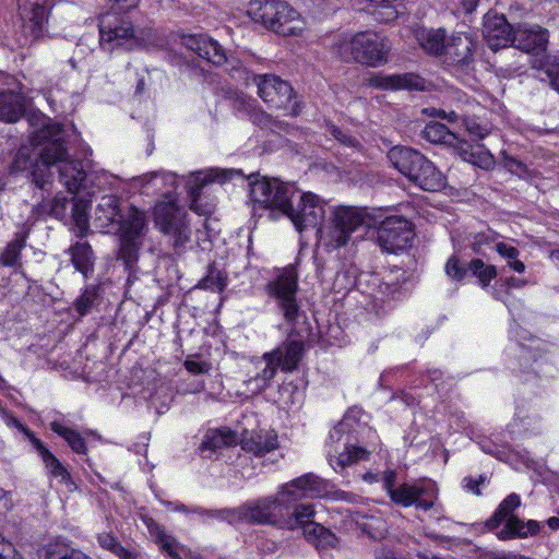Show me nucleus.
Listing matches in <instances>:
<instances>
[{"label":"nucleus","mask_w":559,"mask_h":559,"mask_svg":"<svg viewBox=\"0 0 559 559\" xmlns=\"http://www.w3.org/2000/svg\"><path fill=\"white\" fill-rule=\"evenodd\" d=\"M183 45L215 66L231 63L230 69H227L228 71L231 73L241 72L239 61L228 60L225 49L216 40L204 34L185 36Z\"/></svg>","instance_id":"dca6fc26"},{"label":"nucleus","mask_w":559,"mask_h":559,"mask_svg":"<svg viewBox=\"0 0 559 559\" xmlns=\"http://www.w3.org/2000/svg\"><path fill=\"white\" fill-rule=\"evenodd\" d=\"M521 506V498L516 493H510L498 506L495 513L486 521L485 525L489 531L500 526L503 521L515 516L513 512Z\"/></svg>","instance_id":"2f4dec72"},{"label":"nucleus","mask_w":559,"mask_h":559,"mask_svg":"<svg viewBox=\"0 0 559 559\" xmlns=\"http://www.w3.org/2000/svg\"><path fill=\"white\" fill-rule=\"evenodd\" d=\"M99 44L106 51L133 50L141 45L132 23L117 15H106L99 22Z\"/></svg>","instance_id":"9b49d317"},{"label":"nucleus","mask_w":559,"mask_h":559,"mask_svg":"<svg viewBox=\"0 0 559 559\" xmlns=\"http://www.w3.org/2000/svg\"><path fill=\"white\" fill-rule=\"evenodd\" d=\"M0 559H22L15 547L0 534Z\"/></svg>","instance_id":"6e6d98bb"},{"label":"nucleus","mask_w":559,"mask_h":559,"mask_svg":"<svg viewBox=\"0 0 559 559\" xmlns=\"http://www.w3.org/2000/svg\"><path fill=\"white\" fill-rule=\"evenodd\" d=\"M370 13L373 20L379 23H391L395 21L400 14L401 3L394 0H369Z\"/></svg>","instance_id":"e433bc0d"},{"label":"nucleus","mask_w":559,"mask_h":559,"mask_svg":"<svg viewBox=\"0 0 559 559\" xmlns=\"http://www.w3.org/2000/svg\"><path fill=\"white\" fill-rule=\"evenodd\" d=\"M495 250L503 258L507 260V262L511 261V260H514L515 258L519 257L520 254V251L513 247V246H509L504 242H497L495 245Z\"/></svg>","instance_id":"13d9d810"},{"label":"nucleus","mask_w":559,"mask_h":559,"mask_svg":"<svg viewBox=\"0 0 559 559\" xmlns=\"http://www.w3.org/2000/svg\"><path fill=\"white\" fill-rule=\"evenodd\" d=\"M297 287V273L292 266L283 270L266 286L269 296L276 301L277 308L288 324H294L300 314V307L296 298Z\"/></svg>","instance_id":"9d476101"},{"label":"nucleus","mask_w":559,"mask_h":559,"mask_svg":"<svg viewBox=\"0 0 559 559\" xmlns=\"http://www.w3.org/2000/svg\"><path fill=\"white\" fill-rule=\"evenodd\" d=\"M423 133L424 138L431 143L454 145L457 141V136L440 122L428 123Z\"/></svg>","instance_id":"79ce46f5"},{"label":"nucleus","mask_w":559,"mask_h":559,"mask_svg":"<svg viewBox=\"0 0 559 559\" xmlns=\"http://www.w3.org/2000/svg\"><path fill=\"white\" fill-rule=\"evenodd\" d=\"M252 80L258 95L270 108L288 110L292 116L299 114L296 95L288 82L274 74H254Z\"/></svg>","instance_id":"1a4fd4ad"},{"label":"nucleus","mask_w":559,"mask_h":559,"mask_svg":"<svg viewBox=\"0 0 559 559\" xmlns=\"http://www.w3.org/2000/svg\"><path fill=\"white\" fill-rule=\"evenodd\" d=\"M71 253V262L75 270L87 277L94 267V253L87 242H76L69 249Z\"/></svg>","instance_id":"72a5a7b5"},{"label":"nucleus","mask_w":559,"mask_h":559,"mask_svg":"<svg viewBox=\"0 0 559 559\" xmlns=\"http://www.w3.org/2000/svg\"><path fill=\"white\" fill-rule=\"evenodd\" d=\"M306 539L314 545L318 549L334 547L336 545V536L328 528L319 523H310L305 527L304 533Z\"/></svg>","instance_id":"c9c22d12"},{"label":"nucleus","mask_w":559,"mask_h":559,"mask_svg":"<svg viewBox=\"0 0 559 559\" xmlns=\"http://www.w3.org/2000/svg\"><path fill=\"white\" fill-rule=\"evenodd\" d=\"M142 187L152 186L154 190L159 191L165 195H169L177 187V178L173 173H150L134 179Z\"/></svg>","instance_id":"c756f323"},{"label":"nucleus","mask_w":559,"mask_h":559,"mask_svg":"<svg viewBox=\"0 0 559 559\" xmlns=\"http://www.w3.org/2000/svg\"><path fill=\"white\" fill-rule=\"evenodd\" d=\"M438 489L431 480H421L414 484H402L391 492V500L402 507L415 506L417 509L430 510L437 500Z\"/></svg>","instance_id":"2eb2a0df"},{"label":"nucleus","mask_w":559,"mask_h":559,"mask_svg":"<svg viewBox=\"0 0 559 559\" xmlns=\"http://www.w3.org/2000/svg\"><path fill=\"white\" fill-rule=\"evenodd\" d=\"M183 365L189 372L194 374L206 373L210 370V365L205 361L187 359Z\"/></svg>","instance_id":"bf43d9fd"},{"label":"nucleus","mask_w":559,"mask_h":559,"mask_svg":"<svg viewBox=\"0 0 559 559\" xmlns=\"http://www.w3.org/2000/svg\"><path fill=\"white\" fill-rule=\"evenodd\" d=\"M540 525L537 521L528 520L524 522L518 516H511L506 521L503 527L497 533L500 540H510L515 538H526L528 535H536Z\"/></svg>","instance_id":"c85d7f7f"},{"label":"nucleus","mask_w":559,"mask_h":559,"mask_svg":"<svg viewBox=\"0 0 559 559\" xmlns=\"http://www.w3.org/2000/svg\"><path fill=\"white\" fill-rule=\"evenodd\" d=\"M480 0H460V8L466 14L473 13Z\"/></svg>","instance_id":"338daca9"},{"label":"nucleus","mask_w":559,"mask_h":559,"mask_svg":"<svg viewBox=\"0 0 559 559\" xmlns=\"http://www.w3.org/2000/svg\"><path fill=\"white\" fill-rule=\"evenodd\" d=\"M131 212L144 214L117 195H104L95 210V224L104 233H116L122 229V223L131 218Z\"/></svg>","instance_id":"ddd939ff"},{"label":"nucleus","mask_w":559,"mask_h":559,"mask_svg":"<svg viewBox=\"0 0 559 559\" xmlns=\"http://www.w3.org/2000/svg\"><path fill=\"white\" fill-rule=\"evenodd\" d=\"M424 112L425 114H429L431 116H436V117L445 119V120H448L450 122H454L457 119V115H456L455 111L447 112V111H444L442 109L430 108V109H425Z\"/></svg>","instance_id":"0e129e2a"},{"label":"nucleus","mask_w":559,"mask_h":559,"mask_svg":"<svg viewBox=\"0 0 559 559\" xmlns=\"http://www.w3.org/2000/svg\"><path fill=\"white\" fill-rule=\"evenodd\" d=\"M420 47L432 56H442L447 41L443 29H421L416 34Z\"/></svg>","instance_id":"473e14b6"},{"label":"nucleus","mask_w":559,"mask_h":559,"mask_svg":"<svg viewBox=\"0 0 559 559\" xmlns=\"http://www.w3.org/2000/svg\"><path fill=\"white\" fill-rule=\"evenodd\" d=\"M147 527L152 536H154L156 542L159 544L160 549L168 556L176 557V540L171 536L167 535L164 532V530L160 528V526L156 524L153 520H150V522H147Z\"/></svg>","instance_id":"49530a36"},{"label":"nucleus","mask_w":559,"mask_h":559,"mask_svg":"<svg viewBox=\"0 0 559 559\" xmlns=\"http://www.w3.org/2000/svg\"><path fill=\"white\" fill-rule=\"evenodd\" d=\"M13 507L12 498L10 492L0 488V508L4 511L11 510Z\"/></svg>","instance_id":"69168bd1"},{"label":"nucleus","mask_w":559,"mask_h":559,"mask_svg":"<svg viewBox=\"0 0 559 559\" xmlns=\"http://www.w3.org/2000/svg\"><path fill=\"white\" fill-rule=\"evenodd\" d=\"M390 45L384 36L371 31L359 32L338 44V53L346 60L378 67L386 62Z\"/></svg>","instance_id":"423d86ee"},{"label":"nucleus","mask_w":559,"mask_h":559,"mask_svg":"<svg viewBox=\"0 0 559 559\" xmlns=\"http://www.w3.org/2000/svg\"><path fill=\"white\" fill-rule=\"evenodd\" d=\"M99 296V289L95 285L87 286L81 296L75 300L74 307L81 316H85L93 308Z\"/></svg>","instance_id":"de8ad7c7"},{"label":"nucleus","mask_w":559,"mask_h":559,"mask_svg":"<svg viewBox=\"0 0 559 559\" xmlns=\"http://www.w3.org/2000/svg\"><path fill=\"white\" fill-rule=\"evenodd\" d=\"M226 285V274L214 265H211L209 266L207 274L200 280L197 287L201 289H210L212 292H223Z\"/></svg>","instance_id":"a18cd8bd"},{"label":"nucleus","mask_w":559,"mask_h":559,"mask_svg":"<svg viewBox=\"0 0 559 559\" xmlns=\"http://www.w3.org/2000/svg\"><path fill=\"white\" fill-rule=\"evenodd\" d=\"M237 435L231 429L223 427L215 430L207 431L204 441L202 442L203 449L216 450L223 447H229L237 443Z\"/></svg>","instance_id":"4c0bfd02"},{"label":"nucleus","mask_w":559,"mask_h":559,"mask_svg":"<svg viewBox=\"0 0 559 559\" xmlns=\"http://www.w3.org/2000/svg\"><path fill=\"white\" fill-rule=\"evenodd\" d=\"M145 226V215L131 212V218L122 223L120 234V250L118 258L123 261L127 267L138 261L141 242L139 238Z\"/></svg>","instance_id":"f3484780"},{"label":"nucleus","mask_w":559,"mask_h":559,"mask_svg":"<svg viewBox=\"0 0 559 559\" xmlns=\"http://www.w3.org/2000/svg\"><path fill=\"white\" fill-rule=\"evenodd\" d=\"M326 131L336 141H338L341 144H343L345 146L356 147L359 144L358 141L354 136L346 133L345 131H343L335 124H328Z\"/></svg>","instance_id":"5fc2aeb1"},{"label":"nucleus","mask_w":559,"mask_h":559,"mask_svg":"<svg viewBox=\"0 0 559 559\" xmlns=\"http://www.w3.org/2000/svg\"><path fill=\"white\" fill-rule=\"evenodd\" d=\"M396 473L392 469H386L382 474V483L385 491L391 495L392 491L396 489Z\"/></svg>","instance_id":"052dcab7"},{"label":"nucleus","mask_w":559,"mask_h":559,"mask_svg":"<svg viewBox=\"0 0 559 559\" xmlns=\"http://www.w3.org/2000/svg\"><path fill=\"white\" fill-rule=\"evenodd\" d=\"M515 27H513L503 14L489 11L484 15L483 35L492 50L511 46Z\"/></svg>","instance_id":"6ab92c4d"},{"label":"nucleus","mask_w":559,"mask_h":559,"mask_svg":"<svg viewBox=\"0 0 559 559\" xmlns=\"http://www.w3.org/2000/svg\"><path fill=\"white\" fill-rule=\"evenodd\" d=\"M46 459L43 461L49 474L57 478L60 483L68 484L70 481V473L61 464V462L53 454H45Z\"/></svg>","instance_id":"09e8293b"},{"label":"nucleus","mask_w":559,"mask_h":559,"mask_svg":"<svg viewBox=\"0 0 559 559\" xmlns=\"http://www.w3.org/2000/svg\"><path fill=\"white\" fill-rule=\"evenodd\" d=\"M269 354H274V360L283 371H293L297 368L302 357L304 344L301 341L290 340L284 342L281 346Z\"/></svg>","instance_id":"bb28decb"},{"label":"nucleus","mask_w":559,"mask_h":559,"mask_svg":"<svg viewBox=\"0 0 559 559\" xmlns=\"http://www.w3.org/2000/svg\"><path fill=\"white\" fill-rule=\"evenodd\" d=\"M9 423L14 425L19 430H21L25 436L28 437L33 447L37 450L39 455L41 456V460L44 461L46 459L47 454H52L45 445L44 443L34 436V433L22 423H20L14 416H9Z\"/></svg>","instance_id":"3c124183"},{"label":"nucleus","mask_w":559,"mask_h":559,"mask_svg":"<svg viewBox=\"0 0 559 559\" xmlns=\"http://www.w3.org/2000/svg\"><path fill=\"white\" fill-rule=\"evenodd\" d=\"M350 416L346 415L329 433L326 444L331 466L344 468L369 456V451L358 445L357 428Z\"/></svg>","instance_id":"20e7f679"},{"label":"nucleus","mask_w":559,"mask_h":559,"mask_svg":"<svg viewBox=\"0 0 559 559\" xmlns=\"http://www.w3.org/2000/svg\"><path fill=\"white\" fill-rule=\"evenodd\" d=\"M280 366L274 360V354L265 353L259 360L255 362V374L251 376L247 385L248 389L253 393H260L270 386L272 379L275 377L277 372V368Z\"/></svg>","instance_id":"393cba45"},{"label":"nucleus","mask_w":559,"mask_h":559,"mask_svg":"<svg viewBox=\"0 0 559 559\" xmlns=\"http://www.w3.org/2000/svg\"><path fill=\"white\" fill-rule=\"evenodd\" d=\"M468 271L478 280V284L485 288L497 276V269L492 264H486L481 259H472Z\"/></svg>","instance_id":"37998d69"},{"label":"nucleus","mask_w":559,"mask_h":559,"mask_svg":"<svg viewBox=\"0 0 559 559\" xmlns=\"http://www.w3.org/2000/svg\"><path fill=\"white\" fill-rule=\"evenodd\" d=\"M154 221L160 231L169 237L175 252L182 253L191 237L185 211L174 200L159 202L154 207Z\"/></svg>","instance_id":"0eeeda50"},{"label":"nucleus","mask_w":559,"mask_h":559,"mask_svg":"<svg viewBox=\"0 0 559 559\" xmlns=\"http://www.w3.org/2000/svg\"><path fill=\"white\" fill-rule=\"evenodd\" d=\"M548 32L540 26L519 25L515 27L511 46L536 55L546 51L548 44Z\"/></svg>","instance_id":"412c9836"},{"label":"nucleus","mask_w":559,"mask_h":559,"mask_svg":"<svg viewBox=\"0 0 559 559\" xmlns=\"http://www.w3.org/2000/svg\"><path fill=\"white\" fill-rule=\"evenodd\" d=\"M248 179L250 200L262 209L282 212L287 200L296 197V187L292 183L282 182L276 178L260 177V175H250Z\"/></svg>","instance_id":"6e6552de"},{"label":"nucleus","mask_w":559,"mask_h":559,"mask_svg":"<svg viewBox=\"0 0 559 559\" xmlns=\"http://www.w3.org/2000/svg\"><path fill=\"white\" fill-rule=\"evenodd\" d=\"M194 513L227 521L230 524L247 522V512L245 503L234 509L222 510H204L201 508H197L194 509Z\"/></svg>","instance_id":"a19ab883"},{"label":"nucleus","mask_w":559,"mask_h":559,"mask_svg":"<svg viewBox=\"0 0 559 559\" xmlns=\"http://www.w3.org/2000/svg\"><path fill=\"white\" fill-rule=\"evenodd\" d=\"M23 112L24 106L20 94L12 91L0 93V120L15 122Z\"/></svg>","instance_id":"7c9ffc66"},{"label":"nucleus","mask_w":559,"mask_h":559,"mask_svg":"<svg viewBox=\"0 0 559 559\" xmlns=\"http://www.w3.org/2000/svg\"><path fill=\"white\" fill-rule=\"evenodd\" d=\"M496 243L497 242L493 241V238L489 234L479 233L473 237L471 248L476 254L485 255L487 249H495Z\"/></svg>","instance_id":"603ef678"},{"label":"nucleus","mask_w":559,"mask_h":559,"mask_svg":"<svg viewBox=\"0 0 559 559\" xmlns=\"http://www.w3.org/2000/svg\"><path fill=\"white\" fill-rule=\"evenodd\" d=\"M464 126L467 132L475 139H484L489 132L486 127L480 126L473 119H465Z\"/></svg>","instance_id":"4d7b16f0"},{"label":"nucleus","mask_w":559,"mask_h":559,"mask_svg":"<svg viewBox=\"0 0 559 559\" xmlns=\"http://www.w3.org/2000/svg\"><path fill=\"white\" fill-rule=\"evenodd\" d=\"M64 128L48 121L36 130L29 144L22 145L10 165V174H26L31 182L43 192L52 188L51 166L59 164L60 180L70 192H75L85 180L80 160L71 159L64 146Z\"/></svg>","instance_id":"f257e3e1"},{"label":"nucleus","mask_w":559,"mask_h":559,"mask_svg":"<svg viewBox=\"0 0 559 559\" xmlns=\"http://www.w3.org/2000/svg\"><path fill=\"white\" fill-rule=\"evenodd\" d=\"M50 429L63 438L69 447L78 454L86 453V444L84 438L74 429L63 426L61 423L55 420L50 423Z\"/></svg>","instance_id":"58836bf2"},{"label":"nucleus","mask_w":559,"mask_h":559,"mask_svg":"<svg viewBox=\"0 0 559 559\" xmlns=\"http://www.w3.org/2000/svg\"><path fill=\"white\" fill-rule=\"evenodd\" d=\"M282 212L290 218L298 231L317 229L328 250H336L348 243L352 234L365 223L360 209L340 205L331 207L326 217V203L311 192L300 193L287 200Z\"/></svg>","instance_id":"f03ea898"},{"label":"nucleus","mask_w":559,"mask_h":559,"mask_svg":"<svg viewBox=\"0 0 559 559\" xmlns=\"http://www.w3.org/2000/svg\"><path fill=\"white\" fill-rule=\"evenodd\" d=\"M476 43L467 34L453 35L445 45L443 55L448 64H465L473 59Z\"/></svg>","instance_id":"4be33fe9"},{"label":"nucleus","mask_w":559,"mask_h":559,"mask_svg":"<svg viewBox=\"0 0 559 559\" xmlns=\"http://www.w3.org/2000/svg\"><path fill=\"white\" fill-rule=\"evenodd\" d=\"M68 200L61 193H58L53 197L52 200L46 201L43 200L37 206L36 212L41 214H48L58 219H62L66 216Z\"/></svg>","instance_id":"c03bdc74"},{"label":"nucleus","mask_w":559,"mask_h":559,"mask_svg":"<svg viewBox=\"0 0 559 559\" xmlns=\"http://www.w3.org/2000/svg\"><path fill=\"white\" fill-rule=\"evenodd\" d=\"M287 483L281 486L274 496L259 498L245 503L247 523L272 525L281 528L283 512L285 511L287 497Z\"/></svg>","instance_id":"f8f14e48"},{"label":"nucleus","mask_w":559,"mask_h":559,"mask_svg":"<svg viewBox=\"0 0 559 559\" xmlns=\"http://www.w3.org/2000/svg\"><path fill=\"white\" fill-rule=\"evenodd\" d=\"M514 552H504V551H489L486 555V559H514Z\"/></svg>","instance_id":"774afa93"},{"label":"nucleus","mask_w":559,"mask_h":559,"mask_svg":"<svg viewBox=\"0 0 559 559\" xmlns=\"http://www.w3.org/2000/svg\"><path fill=\"white\" fill-rule=\"evenodd\" d=\"M277 448V436L273 432H257L241 440V449L257 457H262Z\"/></svg>","instance_id":"cd10ccee"},{"label":"nucleus","mask_w":559,"mask_h":559,"mask_svg":"<svg viewBox=\"0 0 559 559\" xmlns=\"http://www.w3.org/2000/svg\"><path fill=\"white\" fill-rule=\"evenodd\" d=\"M234 175H240V170L235 169H209L206 171H197L190 175L187 180V192L190 198V209L200 213L199 199L202 190L212 182H226Z\"/></svg>","instance_id":"aec40b11"},{"label":"nucleus","mask_w":559,"mask_h":559,"mask_svg":"<svg viewBox=\"0 0 559 559\" xmlns=\"http://www.w3.org/2000/svg\"><path fill=\"white\" fill-rule=\"evenodd\" d=\"M287 501L285 511L283 512L284 522L281 524V528L295 530L297 527H305L313 522L314 510L310 503H300L296 506L293 512L290 509L293 506L306 498H322L328 495L329 481L312 474H305L289 483H287Z\"/></svg>","instance_id":"7ed1b4c3"},{"label":"nucleus","mask_w":559,"mask_h":559,"mask_svg":"<svg viewBox=\"0 0 559 559\" xmlns=\"http://www.w3.org/2000/svg\"><path fill=\"white\" fill-rule=\"evenodd\" d=\"M17 8L26 36L31 40L40 37L48 20V0H17Z\"/></svg>","instance_id":"a211bd4d"},{"label":"nucleus","mask_w":559,"mask_h":559,"mask_svg":"<svg viewBox=\"0 0 559 559\" xmlns=\"http://www.w3.org/2000/svg\"><path fill=\"white\" fill-rule=\"evenodd\" d=\"M369 84L380 90H423L425 81L414 73L405 74H377L369 79Z\"/></svg>","instance_id":"b1692460"},{"label":"nucleus","mask_w":559,"mask_h":559,"mask_svg":"<svg viewBox=\"0 0 559 559\" xmlns=\"http://www.w3.org/2000/svg\"><path fill=\"white\" fill-rule=\"evenodd\" d=\"M414 237L412 224L401 216L386 217L378 227L377 240L379 246L392 253L411 247Z\"/></svg>","instance_id":"4468645a"},{"label":"nucleus","mask_w":559,"mask_h":559,"mask_svg":"<svg viewBox=\"0 0 559 559\" xmlns=\"http://www.w3.org/2000/svg\"><path fill=\"white\" fill-rule=\"evenodd\" d=\"M27 234L25 231L16 233L14 239L10 241L0 253V263L4 266H15L19 263L21 251L25 247Z\"/></svg>","instance_id":"ea45409f"},{"label":"nucleus","mask_w":559,"mask_h":559,"mask_svg":"<svg viewBox=\"0 0 559 559\" xmlns=\"http://www.w3.org/2000/svg\"><path fill=\"white\" fill-rule=\"evenodd\" d=\"M72 218L74 222L76 235L83 237L88 229V215L86 205L80 202L73 204Z\"/></svg>","instance_id":"8fccbe9b"},{"label":"nucleus","mask_w":559,"mask_h":559,"mask_svg":"<svg viewBox=\"0 0 559 559\" xmlns=\"http://www.w3.org/2000/svg\"><path fill=\"white\" fill-rule=\"evenodd\" d=\"M408 180L426 191H439L445 186L444 176L428 158L424 160L423 166H419L418 170Z\"/></svg>","instance_id":"a878e982"},{"label":"nucleus","mask_w":559,"mask_h":559,"mask_svg":"<svg viewBox=\"0 0 559 559\" xmlns=\"http://www.w3.org/2000/svg\"><path fill=\"white\" fill-rule=\"evenodd\" d=\"M444 270L450 278L462 281L465 277L468 267L465 269L460 264L459 259L455 255H452L448 259Z\"/></svg>","instance_id":"864d4df0"},{"label":"nucleus","mask_w":559,"mask_h":559,"mask_svg":"<svg viewBox=\"0 0 559 559\" xmlns=\"http://www.w3.org/2000/svg\"><path fill=\"white\" fill-rule=\"evenodd\" d=\"M248 13L254 22L283 36L299 35L305 28L300 14L284 1L253 0Z\"/></svg>","instance_id":"39448f33"},{"label":"nucleus","mask_w":559,"mask_h":559,"mask_svg":"<svg viewBox=\"0 0 559 559\" xmlns=\"http://www.w3.org/2000/svg\"><path fill=\"white\" fill-rule=\"evenodd\" d=\"M545 73L549 78L551 84L559 88V62H551L547 64Z\"/></svg>","instance_id":"e2e57ef3"},{"label":"nucleus","mask_w":559,"mask_h":559,"mask_svg":"<svg viewBox=\"0 0 559 559\" xmlns=\"http://www.w3.org/2000/svg\"><path fill=\"white\" fill-rule=\"evenodd\" d=\"M98 540L102 547L109 549L112 552H118V550H122L120 544L109 534L98 536Z\"/></svg>","instance_id":"680f3d73"},{"label":"nucleus","mask_w":559,"mask_h":559,"mask_svg":"<svg viewBox=\"0 0 559 559\" xmlns=\"http://www.w3.org/2000/svg\"><path fill=\"white\" fill-rule=\"evenodd\" d=\"M388 158L394 168L409 179L427 157L412 147L394 146L389 151Z\"/></svg>","instance_id":"5701e85b"},{"label":"nucleus","mask_w":559,"mask_h":559,"mask_svg":"<svg viewBox=\"0 0 559 559\" xmlns=\"http://www.w3.org/2000/svg\"><path fill=\"white\" fill-rule=\"evenodd\" d=\"M45 559H92L82 550L61 540L48 543L43 548Z\"/></svg>","instance_id":"f704fd0d"}]
</instances>
